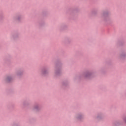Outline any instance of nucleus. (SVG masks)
<instances>
[{"label": "nucleus", "mask_w": 126, "mask_h": 126, "mask_svg": "<svg viewBox=\"0 0 126 126\" xmlns=\"http://www.w3.org/2000/svg\"><path fill=\"white\" fill-rule=\"evenodd\" d=\"M89 75H90V73H86L85 74V76L86 77H88V76H89Z\"/></svg>", "instance_id": "f257e3e1"}, {"label": "nucleus", "mask_w": 126, "mask_h": 126, "mask_svg": "<svg viewBox=\"0 0 126 126\" xmlns=\"http://www.w3.org/2000/svg\"><path fill=\"white\" fill-rule=\"evenodd\" d=\"M124 121L125 123H126V118H124Z\"/></svg>", "instance_id": "39448f33"}, {"label": "nucleus", "mask_w": 126, "mask_h": 126, "mask_svg": "<svg viewBox=\"0 0 126 126\" xmlns=\"http://www.w3.org/2000/svg\"><path fill=\"white\" fill-rule=\"evenodd\" d=\"M34 109H35V110H39V107L38 106H36L34 107Z\"/></svg>", "instance_id": "7ed1b4c3"}, {"label": "nucleus", "mask_w": 126, "mask_h": 126, "mask_svg": "<svg viewBox=\"0 0 126 126\" xmlns=\"http://www.w3.org/2000/svg\"><path fill=\"white\" fill-rule=\"evenodd\" d=\"M42 73L43 74H46V72L45 71H42Z\"/></svg>", "instance_id": "20e7f679"}, {"label": "nucleus", "mask_w": 126, "mask_h": 126, "mask_svg": "<svg viewBox=\"0 0 126 126\" xmlns=\"http://www.w3.org/2000/svg\"><path fill=\"white\" fill-rule=\"evenodd\" d=\"M10 79H11V77H8L7 78V79H6V81H7V82H9V81H10Z\"/></svg>", "instance_id": "f03ea898"}]
</instances>
